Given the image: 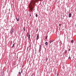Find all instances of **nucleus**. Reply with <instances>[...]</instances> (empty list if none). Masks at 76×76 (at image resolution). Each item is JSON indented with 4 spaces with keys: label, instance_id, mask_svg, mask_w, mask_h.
Wrapping results in <instances>:
<instances>
[{
    "label": "nucleus",
    "instance_id": "obj_13",
    "mask_svg": "<svg viewBox=\"0 0 76 76\" xmlns=\"http://www.w3.org/2000/svg\"><path fill=\"white\" fill-rule=\"evenodd\" d=\"M29 34L28 33H27V37H28V36H29Z\"/></svg>",
    "mask_w": 76,
    "mask_h": 76
},
{
    "label": "nucleus",
    "instance_id": "obj_28",
    "mask_svg": "<svg viewBox=\"0 0 76 76\" xmlns=\"http://www.w3.org/2000/svg\"><path fill=\"white\" fill-rule=\"evenodd\" d=\"M39 1H42V0H39Z\"/></svg>",
    "mask_w": 76,
    "mask_h": 76
},
{
    "label": "nucleus",
    "instance_id": "obj_22",
    "mask_svg": "<svg viewBox=\"0 0 76 76\" xmlns=\"http://www.w3.org/2000/svg\"><path fill=\"white\" fill-rule=\"evenodd\" d=\"M39 48H42V46H41H41L39 47Z\"/></svg>",
    "mask_w": 76,
    "mask_h": 76
},
{
    "label": "nucleus",
    "instance_id": "obj_20",
    "mask_svg": "<svg viewBox=\"0 0 76 76\" xmlns=\"http://www.w3.org/2000/svg\"><path fill=\"white\" fill-rule=\"evenodd\" d=\"M23 70H21V73H23Z\"/></svg>",
    "mask_w": 76,
    "mask_h": 76
},
{
    "label": "nucleus",
    "instance_id": "obj_25",
    "mask_svg": "<svg viewBox=\"0 0 76 76\" xmlns=\"http://www.w3.org/2000/svg\"><path fill=\"white\" fill-rule=\"evenodd\" d=\"M12 41H11V44H12Z\"/></svg>",
    "mask_w": 76,
    "mask_h": 76
},
{
    "label": "nucleus",
    "instance_id": "obj_11",
    "mask_svg": "<svg viewBox=\"0 0 76 76\" xmlns=\"http://www.w3.org/2000/svg\"><path fill=\"white\" fill-rule=\"evenodd\" d=\"M41 48H39V52H40L41 51Z\"/></svg>",
    "mask_w": 76,
    "mask_h": 76
},
{
    "label": "nucleus",
    "instance_id": "obj_21",
    "mask_svg": "<svg viewBox=\"0 0 76 76\" xmlns=\"http://www.w3.org/2000/svg\"><path fill=\"white\" fill-rule=\"evenodd\" d=\"M31 76H34V75L33 74V75H32Z\"/></svg>",
    "mask_w": 76,
    "mask_h": 76
},
{
    "label": "nucleus",
    "instance_id": "obj_30",
    "mask_svg": "<svg viewBox=\"0 0 76 76\" xmlns=\"http://www.w3.org/2000/svg\"><path fill=\"white\" fill-rule=\"evenodd\" d=\"M29 12H31L30 11H29Z\"/></svg>",
    "mask_w": 76,
    "mask_h": 76
},
{
    "label": "nucleus",
    "instance_id": "obj_32",
    "mask_svg": "<svg viewBox=\"0 0 76 76\" xmlns=\"http://www.w3.org/2000/svg\"><path fill=\"white\" fill-rule=\"evenodd\" d=\"M19 76H21V75H20Z\"/></svg>",
    "mask_w": 76,
    "mask_h": 76
},
{
    "label": "nucleus",
    "instance_id": "obj_7",
    "mask_svg": "<svg viewBox=\"0 0 76 76\" xmlns=\"http://www.w3.org/2000/svg\"><path fill=\"white\" fill-rule=\"evenodd\" d=\"M28 37V39H29L30 37V35L29 34Z\"/></svg>",
    "mask_w": 76,
    "mask_h": 76
},
{
    "label": "nucleus",
    "instance_id": "obj_8",
    "mask_svg": "<svg viewBox=\"0 0 76 76\" xmlns=\"http://www.w3.org/2000/svg\"><path fill=\"white\" fill-rule=\"evenodd\" d=\"M45 45H48V42H45Z\"/></svg>",
    "mask_w": 76,
    "mask_h": 76
},
{
    "label": "nucleus",
    "instance_id": "obj_29",
    "mask_svg": "<svg viewBox=\"0 0 76 76\" xmlns=\"http://www.w3.org/2000/svg\"><path fill=\"white\" fill-rule=\"evenodd\" d=\"M59 25V26H60V25Z\"/></svg>",
    "mask_w": 76,
    "mask_h": 76
},
{
    "label": "nucleus",
    "instance_id": "obj_18",
    "mask_svg": "<svg viewBox=\"0 0 76 76\" xmlns=\"http://www.w3.org/2000/svg\"><path fill=\"white\" fill-rule=\"evenodd\" d=\"M48 37V36H47L45 38V39H47Z\"/></svg>",
    "mask_w": 76,
    "mask_h": 76
},
{
    "label": "nucleus",
    "instance_id": "obj_1",
    "mask_svg": "<svg viewBox=\"0 0 76 76\" xmlns=\"http://www.w3.org/2000/svg\"><path fill=\"white\" fill-rule=\"evenodd\" d=\"M39 1V0H32L29 4V11L32 12L34 7L35 6L36 2Z\"/></svg>",
    "mask_w": 76,
    "mask_h": 76
},
{
    "label": "nucleus",
    "instance_id": "obj_23",
    "mask_svg": "<svg viewBox=\"0 0 76 76\" xmlns=\"http://www.w3.org/2000/svg\"><path fill=\"white\" fill-rule=\"evenodd\" d=\"M68 59H70V57H69Z\"/></svg>",
    "mask_w": 76,
    "mask_h": 76
},
{
    "label": "nucleus",
    "instance_id": "obj_16",
    "mask_svg": "<svg viewBox=\"0 0 76 76\" xmlns=\"http://www.w3.org/2000/svg\"><path fill=\"white\" fill-rule=\"evenodd\" d=\"M48 58H46V61H47L48 60Z\"/></svg>",
    "mask_w": 76,
    "mask_h": 76
},
{
    "label": "nucleus",
    "instance_id": "obj_24",
    "mask_svg": "<svg viewBox=\"0 0 76 76\" xmlns=\"http://www.w3.org/2000/svg\"><path fill=\"white\" fill-rule=\"evenodd\" d=\"M70 50V49H69V50H68V51H69Z\"/></svg>",
    "mask_w": 76,
    "mask_h": 76
},
{
    "label": "nucleus",
    "instance_id": "obj_5",
    "mask_svg": "<svg viewBox=\"0 0 76 76\" xmlns=\"http://www.w3.org/2000/svg\"><path fill=\"white\" fill-rule=\"evenodd\" d=\"M16 20L18 21H19V17H17V18H16Z\"/></svg>",
    "mask_w": 76,
    "mask_h": 76
},
{
    "label": "nucleus",
    "instance_id": "obj_9",
    "mask_svg": "<svg viewBox=\"0 0 76 76\" xmlns=\"http://www.w3.org/2000/svg\"><path fill=\"white\" fill-rule=\"evenodd\" d=\"M53 40H51L50 41V44H51L52 42H53Z\"/></svg>",
    "mask_w": 76,
    "mask_h": 76
},
{
    "label": "nucleus",
    "instance_id": "obj_6",
    "mask_svg": "<svg viewBox=\"0 0 76 76\" xmlns=\"http://www.w3.org/2000/svg\"><path fill=\"white\" fill-rule=\"evenodd\" d=\"M1 75L2 76H4V73L3 72H2L1 73Z\"/></svg>",
    "mask_w": 76,
    "mask_h": 76
},
{
    "label": "nucleus",
    "instance_id": "obj_26",
    "mask_svg": "<svg viewBox=\"0 0 76 76\" xmlns=\"http://www.w3.org/2000/svg\"><path fill=\"white\" fill-rule=\"evenodd\" d=\"M28 47H27V50H28Z\"/></svg>",
    "mask_w": 76,
    "mask_h": 76
},
{
    "label": "nucleus",
    "instance_id": "obj_17",
    "mask_svg": "<svg viewBox=\"0 0 76 76\" xmlns=\"http://www.w3.org/2000/svg\"><path fill=\"white\" fill-rule=\"evenodd\" d=\"M36 17H38V15H37V14H36Z\"/></svg>",
    "mask_w": 76,
    "mask_h": 76
},
{
    "label": "nucleus",
    "instance_id": "obj_15",
    "mask_svg": "<svg viewBox=\"0 0 76 76\" xmlns=\"http://www.w3.org/2000/svg\"><path fill=\"white\" fill-rule=\"evenodd\" d=\"M24 31H25V27H23V28Z\"/></svg>",
    "mask_w": 76,
    "mask_h": 76
},
{
    "label": "nucleus",
    "instance_id": "obj_19",
    "mask_svg": "<svg viewBox=\"0 0 76 76\" xmlns=\"http://www.w3.org/2000/svg\"><path fill=\"white\" fill-rule=\"evenodd\" d=\"M65 53H67V50H65V52H64Z\"/></svg>",
    "mask_w": 76,
    "mask_h": 76
},
{
    "label": "nucleus",
    "instance_id": "obj_27",
    "mask_svg": "<svg viewBox=\"0 0 76 76\" xmlns=\"http://www.w3.org/2000/svg\"><path fill=\"white\" fill-rule=\"evenodd\" d=\"M31 15L30 14V17H31Z\"/></svg>",
    "mask_w": 76,
    "mask_h": 76
},
{
    "label": "nucleus",
    "instance_id": "obj_3",
    "mask_svg": "<svg viewBox=\"0 0 76 76\" xmlns=\"http://www.w3.org/2000/svg\"><path fill=\"white\" fill-rule=\"evenodd\" d=\"M39 38V34H38L37 36V39H36L37 40H38V39Z\"/></svg>",
    "mask_w": 76,
    "mask_h": 76
},
{
    "label": "nucleus",
    "instance_id": "obj_10",
    "mask_svg": "<svg viewBox=\"0 0 76 76\" xmlns=\"http://www.w3.org/2000/svg\"><path fill=\"white\" fill-rule=\"evenodd\" d=\"M71 42L72 43H73V40H71Z\"/></svg>",
    "mask_w": 76,
    "mask_h": 76
},
{
    "label": "nucleus",
    "instance_id": "obj_2",
    "mask_svg": "<svg viewBox=\"0 0 76 76\" xmlns=\"http://www.w3.org/2000/svg\"><path fill=\"white\" fill-rule=\"evenodd\" d=\"M14 31V29H12L11 30L10 33L11 34H13Z\"/></svg>",
    "mask_w": 76,
    "mask_h": 76
},
{
    "label": "nucleus",
    "instance_id": "obj_12",
    "mask_svg": "<svg viewBox=\"0 0 76 76\" xmlns=\"http://www.w3.org/2000/svg\"><path fill=\"white\" fill-rule=\"evenodd\" d=\"M21 72H19V74L20 75H21Z\"/></svg>",
    "mask_w": 76,
    "mask_h": 76
},
{
    "label": "nucleus",
    "instance_id": "obj_14",
    "mask_svg": "<svg viewBox=\"0 0 76 76\" xmlns=\"http://www.w3.org/2000/svg\"><path fill=\"white\" fill-rule=\"evenodd\" d=\"M14 46H15V44H13V45L12 46V47H14Z\"/></svg>",
    "mask_w": 76,
    "mask_h": 76
},
{
    "label": "nucleus",
    "instance_id": "obj_4",
    "mask_svg": "<svg viewBox=\"0 0 76 76\" xmlns=\"http://www.w3.org/2000/svg\"><path fill=\"white\" fill-rule=\"evenodd\" d=\"M71 16H72V14L69 13V17L70 18Z\"/></svg>",
    "mask_w": 76,
    "mask_h": 76
},
{
    "label": "nucleus",
    "instance_id": "obj_31",
    "mask_svg": "<svg viewBox=\"0 0 76 76\" xmlns=\"http://www.w3.org/2000/svg\"><path fill=\"white\" fill-rule=\"evenodd\" d=\"M38 30H37V31Z\"/></svg>",
    "mask_w": 76,
    "mask_h": 76
}]
</instances>
